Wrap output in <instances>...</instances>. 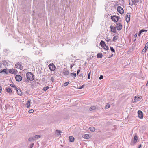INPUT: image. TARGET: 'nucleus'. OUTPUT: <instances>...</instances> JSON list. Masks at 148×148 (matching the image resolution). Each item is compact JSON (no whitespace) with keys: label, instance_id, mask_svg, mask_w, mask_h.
Returning a JSON list of instances; mask_svg holds the SVG:
<instances>
[{"label":"nucleus","instance_id":"obj_37","mask_svg":"<svg viewBox=\"0 0 148 148\" xmlns=\"http://www.w3.org/2000/svg\"><path fill=\"white\" fill-rule=\"evenodd\" d=\"M34 112L33 109H31L29 111V112L30 113H32Z\"/></svg>","mask_w":148,"mask_h":148},{"label":"nucleus","instance_id":"obj_22","mask_svg":"<svg viewBox=\"0 0 148 148\" xmlns=\"http://www.w3.org/2000/svg\"><path fill=\"white\" fill-rule=\"evenodd\" d=\"M134 2L133 0H129V3L130 5H133L134 4Z\"/></svg>","mask_w":148,"mask_h":148},{"label":"nucleus","instance_id":"obj_45","mask_svg":"<svg viewBox=\"0 0 148 148\" xmlns=\"http://www.w3.org/2000/svg\"><path fill=\"white\" fill-rule=\"evenodd\" d=\"M34 145V143H32L30 144V148H32L33 146Z\"/></svg>","mask_w":148,"mask_h":148},{"label":"nucleus","instance_id":"obj_19","mask_svg":"<svg viewBox=\"0 0 148 148\" xmlns=\"http://www.w3.org/2000/svg\"><path fill=\"white\" fill-rule=\"evenodd\" d=\"M102 56L103 55L102 53H99L97 54V57L98 58H101L102 57Z\"/></svg>","mask_w":148,"mask_h":148},{"label":"nucleus","instance_id":"obj_42","mask_svg":"<svg viewBox=\"0 0 148 148\" xmlns=\"http://www.w3.org/2000/svg\"><path fill=\"white\" fill-rule=\"evenodd\" d=\"M83 74L82 73H81L79 75V76L80 77L82 78L83 77Z\"/></svg>","mask_w":148,"mask_h":148},{"label":"nucleus","instance_id":"obj_32","mask_svg":"<svg viewBox=\"0 0 148 148\" xmlns=\"http://www.w3.org/2000/svg\"><path fill=\"white\" fill-rule=\"evenodd\" d=\"M49 88V87L48 86H47L46 87H44L43 88V90H44L45 91H46L47 89H48Z\"/></svg>","mask_w":148,"mask_h":148},{"label":"nucleus","instance_id":"obj_24","mask_svg":"<svg viewBox=\"0 0 148 148\" xmlns=\"http://www.w3.org/2000/svg\"><path fill=\"white\" fill-rule=\"evenodd\" d=\"M96 109V107L95 106H92V107H91L90 108V111H92V110H95V109Z\"/></svg>","mask_w":148,"mask_h":148},{"label":"nucleus","instance_id":"obj_12","mask_svg":"<svg viewBox=\"0 0 148 148\" xmlns=\"http://www.w3.org/2000/svg\"><path fill=\"white\" fill-rule=\"evenodd\" d=\"M63 73L65 75H68L69 73V71L66 69L64 70Z\"/></svg>","mask_w":148,"mask_h":148},{"label":"nucleus","instance_id":"obj_5","mask_svg":"<svg viewBox=\"0 0 148 148\" xmlns=\"http://www.w3.org/2000/svg\"><path fill=\"white\" fill-rule=\"evenodd\" d=\"M117 10L119 13L121 14H123L124 13V10L120 6H118L117 7Z\"/></svg>","mask_w":148,"mask_h":148},{"label":"nucleus","instance_id":"obj_9","mask_svg":"<svg viewBox=\"0 0 148 148\" xmlns=\"http://www.w3.org/2000/svg\"><path fill=\"white\" fill-rule=\"evenodd\" d=\"M15 90H16V92L18 95L20 96L22 95V93L21 90H19L16 87H15Z\"/></svg>","mask_w":148,"mask_h":148},{"label":"nucleus","instance_id":"obj_23","mask_svg":"<svg viewBox=\"0 0 148 148\" xmlns=\"http://www.w3.org/2000/svg\"><path fill=\"white\" fill-rule=\"evenodd\" d=\"M73 77H75L76 76V74L75 73H72L70 74Z\"/></svg>","mask_w":148,"mask_h":148},{"label":"nucleus","instance_id":"obj_30","mask_svg":"<svg viewBox=\"0 0 148 148\" xmlns=\"http://www.w3.org/2000/svg\"><path fill=\"white\" fill-rule=\"evenodd\" d=\"M103 47V49L106 50H108L109 49L108 47L106 45V46H104Z\"/></svg>","mask_w":148,"mask_h":148},{"label":"nucleus","instance_id":"obj_21","mask_svg":"<svg viewBox=\"0 0 148 148\" xmlns=\"http://www.w3.org/2000/svg\"><path fill=\"white\" fill-rule=\"evenodd\" d=\"M70 141L71 142H73L74 140V138L72 136H70L69 137Z\"/></svg>","mask_w":148,"mask_h":148},{"label":"nucleus","instance_id":"obj_55","mask_svg":"<svg viewBox=\"0 0 148 148\" xmlns=\"http://www.w3.org/2000/svg\"><path fill=\"white\" fill-rule=\"evenodd\" d=\"M72 66H71V68H72Z\"/></svg>","mask_w":148,"mask_h":148},{"label":"nucleus","instance_id":"obj_33","mask_svg":"<svg viewBox=\"0 0 148 148\" xmlns=\"http://www.w3.org/2000/svg\"><path fill=\"white\" fill-rule=\"evenodd\" d=\"M137 34L136 33L134 35V37L133 38V40H134V41H135V40H136V38L137 36Z\"/></svg>","mask_w":148,"mask_h":148},{"label":"nucleus","instance_id":"obj_6","mask_svg":"<svg viewBox=\"0 0 148 148\" xmlns=\"http://www.w3.org/2000/svg\"><path fill=\"white\" fill-rule=\"evenodd\" d=\"M116 27L118 30H120L122 28V26L121 24L119 22L116 24Z\"/></svg>","mask_w":148,"mask_h":148},{"label":"nucleus","instance_id":"obj_31","mask_svg":"<svg viewBox=\"0 0 148 148\" xmlns=\"http://www.w3.org/2000/svg\"><path fill=\"white\" fill-rule=\"evenodd\" d=\"M56 132L57 134L59 136L61 135L60 133L61 132L60 131L58 130H56Z\"/></svg>","mask_w":148,"mask_h":148},{"label":"nucleus","instance_id":"obj_8","mask_svg":"<svg viewBox=\"0 0 148 148\" xmlns=\"http://www.w3.org/2000/svg\"><path fill=\"white\" fill-rule=\"evenodd\" d=\"M15 79L17 81H21L22 79V77L19 75H17L15 76Z\"/></svg>","mask_w":148,"mask_h":148},{"label":"nucleus","instance_id":"obj_46","mask_svg":"<svg viewBox=\"0 0 148 148\" xmlns=\"http://www.w3.org/2000/svg\"><path fill=\"white\" fill-rule=\"evenodd\" d=\"M84 85H83L81 86L80 87V88H79V89H82L84 87Z\"/></svg>","mask_w":148,"mask_h":148},{"label":"nucleus","instance_id":"obj_51","mask_svg":"<svg viewBox=\"0 0 148 148\" xmlns=\"http://www.w3.org/2000/svg\"><path fill=\"white\" fill-rule=\"evenodd\" d=\"M142 146L141 144H140L139 145L138 147V148H140Z\"/></svg>","mask_w":148,"mask_h":148},{"label":"nucleus","instance_id":"obj_40","mask_svg":"<svg viewBox=\"0 0 148 148\" xmlns=\"http://www.w3.org/2000/svg\"><path fill=\"white\" fill-rule=\"evenodd\" d=\"M110 107V105L109 104H107L106 106V108H108Z\"/></svg>","mask_w":148,"mask_h":148},{"label":"nucleus","instance_id":"obj_39","mask_svg":"<svg viewBox=\"0 0 148 148\" xmlns=\"http://www.w3.org/2000/svg\"><path fill=\"white\" fill-rule=\"evenodd\" d=\"M69 84V82H66L64 84V86H66Z\"/></svg>","mask_w":148,"mask_h":148},{"label":"nucleus","instance_id":"obj_41","mask_svg":"<svg viewBox=\"0 0 148 148\" xmlns=\"http://www.w3.org/2000/svg\"><path fill=\"white\" fill-rule=\"evenodd\" d=\"M145 47L147 49L148 48V42L146 43Z\"/></svg>","mask_w":148,"mask_h":148},{"label":"nucleus","instance_id":"obj_48","mask_svg":"<svg viewBox=\"0 0 148 148\" xmlns=\"http://www.w3.org/2000/svg\"><path fill=\"white\" fill-rule=\"evenodd\" d=\"M142 33V32H141V31H140L139 32L138 36H140V35Z\"/></svg>","mask_w":148,"mask_h":148},{"label":"nucleus","instance_id":"obj_15","mask_svg":"<svg viewBox=\"0 0 148 148\" xmlns=\"http://www.w3.org/2000/svg\"><path fill=\"white\" fill-rule=\"evenodd\" d=\"M100 45H101V46L102 47H104V46H106V44L104 42V41H103V40H101L100 43Z\"/></svg>","mask_w":148,"mask_h":148},{"label":"nucleus","instance_id":"obj_53","mask_svg":"<svg viewBox=\"0 0 148 148\" xmlns=\"http://www.w3.org/2000/svg\"><path fill=\"white\" fill-rule=\"evenodd\" d=\"M106 40L108 42H109L110 40V39H109V40Z\"/></svg>","mask_w":148,"mask_h":148},{"label":"nucleus","instance_id":"obj_50","mask_svg":"<svg viewBox=\"0 0 148 148\" xmlns=\"http://www.w3.org/2000/svg\"><path fill=\"white\" fill-rule=\"evenodd\" d=\"M80 71V70H77V75H78L79 74V73Z\"/></svg>","mask_w":148,"mask_h":148},{"label":"nucleus","instance_id":"obj_35","mask_svg":"<svg viewBox=\"0 0 148 148\" xmlns=\"http://www.w3.org/2000/svg\"><path fill=\"white\" fill-rule=\"evenodd\" d=\"M7 71V70L6 69H3L2 71H0V73H2V72H5L6 73V72Z\"/></svg>","mask_w":148,"mask_h":148},{"label":"nucleus","instance_id":"obj_49","mask_svg":"<svg viewBox=\"0 0 148 148\" xmlns=\"http://www.w3.org/2000/svg\"><path fill=\"white\" fill-rule=\"evenodd\" d=\"M54 78L53 77H51V80L52 81V82H53Z\"/></svg>","mask_w":148,"mask_h":148},{"label":"nucleus","instance_id":"obj_52","mask_svg":"<svg viewBox=\"0 0 148 148\" xmlns=\"http://www.w3.org/2000/svg\"><path fill=\"white\" fill-rule=\"evenodd\" d=\"M1 91H2V88L1 86H0V93H1Z\"/></svg>","mask_w":148,"mask_h":148},{"label":"nucleus","instance_id":"obj_2","mask_svg":"<svg viewBox=\"0 0 148 148\" xmlns=\"http://www.w3.org/2000/svg\"><path fill=\"white\" fill-rule=\"evenodd\" d=\"M138 140V137L136 134L133 139L131 140L130 144L131 145H134L137 142Z\"/></svg>","mask_w":148,"mask_h":148},{"label":"nucleus","instance_id":"obj_18","mask_svg":"<svg viewBox=\"0 0 148 148\" xmlns=\"http://www.w3.org/2000/svg\"><path fill=\"white\" fill-rule=\"evenodd\" d=\"M119 37L118 36H115L113 39V41L114 42L116 41L118 39Z\"/></svg>","mask_w":148,"mask_h":148},{"label":"nucleus","instance_id":"obj_47","mask_svg":"<svg viewBox=\"0 0 148 148\" xmlns=\"http://www.w3.org/2000/svg\"><path fill=\"white\" fill-rule=\"evenodd\" d=\"M141 32H142V33L144 32H147V30H144V29H142L140 30Z\"/></svg>","mask_w":148,"mask_h":148},{"label":"nucleus","instance_id":"obj_11","mask_svg":"<svg viewBox=\"0 0 148 148\" xmlns=\"http://www.w3.org/2000/svg\"><path fill=\"white\" fill-rule=\"evenodd\" d=\"M110 28L111 29V30L112 32H113L114 33H115L116 32V28L113 26H110Z\"/></svg>","mask_w":148,"mask_h":148},{"label":"nucleus","instance_id":"obj_16","mask_svg":"<svg viewBox=\"0 0 148 148\" xmlns=\"http://www.w3.org/2000/svg\"><path fill=\"white\" fill-rule=\"evenodd\" d=\"M15 66L19 68V69H21V68L22 67L21 66V65L19 63H17L16 65Z\"/></svg>","mask_w":148,"mask_h":148},{"label":"nucleus","instance_id":"obj_44","mask_svg":"<svg viewBox=\"0 0 148 148\" xmlns=\"http://www.w3.org/2000/svg\"><path fill=\"white\" fill-rule=\"evenodd\" d=\"M90 72L88 74V79H90Z\"/></svg>","mask_w":148,"mask_h":148},{"label":"nucleus","instance_id":"obj_25","mask_svg":"<svg viewBox=\"0 0 148 148\" xmlns=\"http://www.w3.org/2000/svg\"><path fill=\"white\" fill-rule=\"evenodd\" d=\"M35 140L36 139L34 138V137H33L32 138H29L28 139V141L30 142H32L34 141V140Z\"/></svg>","mask_w":148,"mask_h":148},{"label":"nucleus","instance_id":"obj_1","mask_svg":"<svg viewBox=\"0 0 148 148\" xmlns=\"http://www.w3.org/2000/svg\"><path fill=\"white\" fill-rule=\"evenodd\" d=\"M26 76L27 79L30 81H33L34 79V76L31 72L27 73L26 74Z\"/></svg>","mask_w":148,"mask_h":148},{"label":"nucleus","instance_id":"obj_10","mask_svg":"<svg viewBox=\"0 0 148 148\" xmlns=\"http://www.w3.org/2000/svg\"><path fill=\"white\" fill-rule=\"evenodd\" d=\"M138 117L140 119L143 118V113L140 110H139L138 112Z\"/></svg>","mask_w":148,"mask_h":148},{"label":"nucleus","instance_id":"obj_13","mask_svg":"<svg viewBox=\"0 0 148 148\" xmlns=\"http://www.w3.org/2000/svg\"><path fill=\"white\" fill-rule=\"evenodd\" d=\"M142 98V97L141 96L139 97L135 96L134 98V99L135 101H136L140 100Z\"/></svg>","mask_w":148,"mask_h":148},{"label":"nucleus","instance_id":"obj_7","mask_svg":"<svg viewBox=\"0 0 148 148\" xmlns=\"http://www.w3.org/2000/svg\"><path fill=\"white\" fill-rule=\"evenodd\" d=\"M130 13H127L126 16V21L127 23L129 22L130 21Z\"/></svg>","mask_w":148,"mask_h":148},{"label":"nucleus","instance_id":"obj_26","mask_svg":"<svg viewBox=\"0 0 148 148\" xmlns=\"http://www.w3.org/2000/svg\"><path fill=\"white\" fill-rule=\"evenodd\" d=\"M83 137L84 138H87L89 137V135L87 134H85L83 135Z\"/></svg>","mask_w":148,"mask_h":148},{"label":"nucleus","instance_id":"obj_28","mask_svg":"<svg viewBox=\"0 0 148 148\" xmlns=\"http://www.w3.org/2000/svg\"><path fill=\"white\" fill-rule=\"evenodd\" d=\"M7 92L8 93H11L12 92V90L10 88H9L6 89Z\"/></svg>","mask_w":148,"mask_h":148},{"label":"nucleus","instance_id":"obj_34","mask_svg":"<svg viewBox=\"0 0 148 148\" xmlns=\"http://www.w3.org/2000/svg\"><path fill=\"white\" fill-rule=\"evenodd\" d=\"M110 50L112 52L114 53L115 52V50L112 47H110Z\"/></svg>","mask_w":148,"mask_h":148},{"label":"nucleus","instance_id":"obj_20","mask_svg":"<svg viewBox=\"0 0 148 148\" xmlns=\"http://www.w3.org/2000/svg\"><path fill=\"white\" fill-rule=\"evenodd\" d=\"M41 137H42V136L41 135H36L35 136L34 138L35 139H38L39 138H40Z\"/></svg>","mask_w":148,"mask_h":148},{"label":"nucleus","instance_id":"obj_27","mask_svg":"<svg viewBox=\"0 0 148 148\" xmlns=\"http://www.w3.org/2000/svg\"><path fill=\"white\" fill-rule=\"evenodd\" d=\"M90 130L92 132H94L95 130V129L94 127H89Z\"/></svg>","mask_w":148,"mask_h":148},{"label":"nucleus","instance_id":"obj_43","mask_svg":"<svg viewBox=\"0 0 148 148\" xmlns=\"http://www.w3.org/2000/svg\"><path fill=\"white\" fill-rule=\"evenodd\" d=\"M103 75H100V76L99 77V79L100 80H101L102 79H103Z\"/></svg>","mask_w":148,"mask_h":148},{"label":"nucleus","instance_id":"obj_14","mask_svg":"<svg viewBox=\"0 0 148 148\" xmlns=\"http://www.w3.org/2000/svg\"><path fill=\"white\" fill-rule=\"evenodd\" d=\"M30 101H31V100H29L27 102V103L26 104V107L27 108H29L30 107V103H30Z\"/></svg>","mask_w":148,"mask_h":148},{"label":"nucleus","instance_id":"obj_54","mask_svg":"<svg viewBox=\"0 0 148 148\" xmlns=\"http://www.w3.org/2000/svg\"><path fill=\"white\" fill-rule=\"evenodd\" d=\"M113 56V54H112L111 55V56L110 57H109V58H110L111 57H112V56Z\"/></svg>","mask_w":148,"mask_h":148},{"label":"nucleus","instance_id":"obj_4","mask_svg":"<svg viewBox=\"0 0 148 148\" xmlns=\"http://www.w3.org/2000/svg\"><path fill=\"white\" fill-rule=\"evenodd\" d=\"M49 67L50 70L51 71H53L56 68V66L53 63L50 64L49 65Z\"/></svg>","mask_w":148,"mask_h":148},{"label":"nucleus","instance_id":"obj_29","mask_svg":"<svg viewBox=\"0 0 148 148\" xmlns=\"http://www.w3.org/2000/svg\"><path fill=\"white\" fill-rule=\"evenodd\" d=\"M133 2H134V5H136L139 2V0H134Z\"/></svg>","mask_w":148,"mask_h":148},{"label":"nucleus","instance_id":"obj_38","mask_svg":"<svg viewBox=\"0 0 148 148\" xmlns=\"http://www.w3.org/2000/svg\"><path fill=\"white\" fill-rule=\"evenodd\" d=\"M147 48L145 47L142 51V52L145 53L146 52V51L147 50Z\"/></svg>","mask_w":148,"mask_h":148},{"label":"nucleus","instance_id":"obj_36","mask_svg":"<svg viewBox=\"0 0 148 148\" xmlns=\"http://www.w3.org/2000/svg\"><path fill=\"white\" fill-rule=\"evenodd\" d=\"M10 86L11 87H14L15 89V87H16L15 85L14 84H11L10 85Z\"/></svg>","mask_w":148,"mask_h":148},{"label":"nucleus","instance_id":"obj_17","mask_svg":"<svg viewBox=\"0 0 148 148\" xmlns=\"http://www.w3.org/2000/svg\"><path fill=\"white\" fill-rule=\"evenodd\" d=\"M9 72L11 74H14L15 73V70L13 69H10L9 70Z\"/></svg>","mask_w":148,"mask_h":148},{"label":"nucleus","instance_id":"obj_3","mask_svg":"<svg viewBox=\"0 0 148 148\" xmlns=\"http://www.w3.org/2000/svg\"><path fill=\"white\" fill-rule=\"evenodd\" d=\"M111 18L113 21L117 22L118 21L119 17L116 15L112 16H111Z\"/></svg>","mask_w":148,"mask_h":148}]
</instances>
